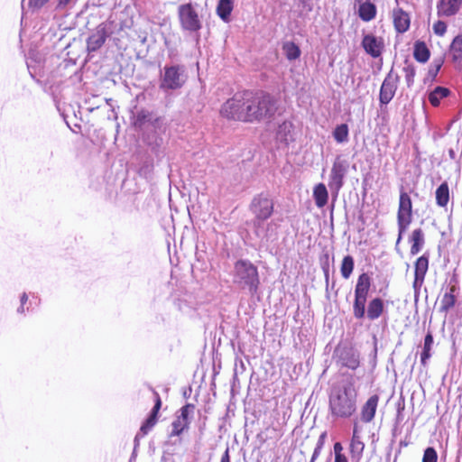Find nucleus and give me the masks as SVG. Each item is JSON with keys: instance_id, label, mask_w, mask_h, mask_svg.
<instances>
[{"instance_id": "obj_48", "label": "nucleus", "mask_w": 462, "mask_h": 462, "mask_svg": "<svg viewBox=\"0 0 462 462\" xmlns=\"http://www.w3.org/2000/svg\"><path fill=\"white\" fill-rule=\"evenodd\" d=\"M342 450H343V447H342L341 443L337 442L334 444L335 457L337 455H343Z\"/></svg>"}, {"instance_id": "obj_40", "label": "nucleus", "mask_w": 462, "mask_h": 462, "mask_svg": "<svg viewBox=\"0 0 462 462\" xmlns=\"http://www.w3.org/2000/svg\"><path fill=\"white\" fill-rule=\"evenodd\" d=\"M437 460H438V454H437L436 450L431 447L427 448L424 450L422 462H437Z\"/></svg>"}, {"instance_id": "obj_28", "label": "nucleus", "mask_w": 462, "mask_h": 462, "mask_svg": "<svg viewBox=\"0 0 462 462\" xmlns=\"http://www.w3.org/2000/svg\"><path fill=\"white\" fill-rule=\"evenodd\" d=\"M233 9L234 0H219L217 5V14L223 21L227 22Z\"/></svg>"}, {"instance_id": "obj_22", "label": "nucleus", "mask_w": 462, "mask_h": 462, "mask_svg": "<svg viewBox=\"0 0 462 462\" xmlns=\"http://www.w3.org/2000/svg\"><path fill=\"white\" fill-rule=\"evenodd\" d=\"M360 3L358 8V15L364 22H369L373 20L376 15V6L370 3H362L363 0H356Z\"/></svg>"}, {"instance_id": "obj_3", "label": "nucleus", "mask_w": 462, "mask_h": 462, "mask_svg": "<svg viewBox=\"0 0 462 462\" xmlns=\"http://www.w3.org/2000/svg\"><path fill=\"white\" fill-rule=\"evenodd\" d=\"M232 276L233 283L240 290L247 291L251 296L258 292L260 286L258 269L249 260L236 261Z\"/></svg>"}, {"instance_id": "obj_8", "label": "nucleus", "mask_w": 462, "mask_h": 462, "mask_svg": "<svg viewBox=\"0 0 462 462\" xmlns=\"http://www.w3.org/2000/svg\"><path fill=\"white\" fill-rule=\"evenodd\" d=\"M245 105L244 93L242 96L236 95L226 101L221 107L220 114L227 119L246 122V111H245Z\"/></svg>"}, {"instance_id": "obj_23", "label": "nucleus", "mask_w": 462, "mask_h": 462, "mask_svg": "<svg viewBox=\"0 0 462 462\" xmlns=\"http://www.w3.org/2000/svg\"><path fill=\"white\" fill-rule=\"evenodd\" d=\"M456 287L451 286L448 291H446L440 300L439 311L447 313L451 308L455 306L456 303V296H455Z\"/></svg>"}, {"instance_id": "obj_29", "label": "nucleus", "mask_w": 462, "mask_h": 462, "mask_svg": "<svg viewBox=\"0 0 462 462\" xmlns=\"http://www.w3.org/2000/svg\"><path fill=\"white\" fill-rule=\"evenodd\" d=\"M450 90L444 87H436L429 94V101L433 106H438L440 104L441 99L448 97Z\"/></svg>"}, {"instance_id": "obj_10", "label": "nucleus", "mask_w": 462, "mask_h": 462, "mask_svg": "<svg viewBox=\"0 0 462 462\" xmlns=\"http://www.w3.org/2000/svg\"><path fill=\"white\" fill-rule=\"evenodd\" d=\"M399 76L393 69L387 74L380 88L379 101L381 105H387L393 98L397 90Z\"/></svg>"}, {"instance_id": "obj_56", "label": "nucleus", "mask_w": 462, "mask_h": 462, "mask_svg": "<svg viewBox=\"0 0 462 462\" xmlns=\"http://www.w3.org/2000/svg\"><path fill=\"white\" fill-rule=\"evenodd\" d=\"M324 271H325L326 279L328 280V268H326V269L324 268Z\"/></svg>"}, {"instance_id": "obj_13", "label": "nucleus", "mask_w": 462, "mask_h": 462, "mask_svg": "<svg viewBox=\"0 0 462 462\" xmlns=\"http://www.w3.org/2000/svg\"><path fill=\"white\" fill-rule=\"evenodd\" d=\"M106 32L104 26L99 25L87 40V49L88 52L97 51L105 43Z\"/></svg>"}, {"instance_id": "obj_35", "label": "nucleus", "mask_w": 462, "mask_h": 462, "mask_svg": "<svg viewBox=\"0 0 462 462\" xmlns=\"http://www.w3.org/2000/svg\"><path fill=\"white\" fill-rule=\"evenodd\" d=\"M354 270V258L351 255H346L343 258L340 272L345 279H348Z\"/></svg>"}, {"instance_id": "obj_15", "label": "nucleus", "mask_w": 462, "mask_h": 462, "mask_svg": "<svg viewBox=\"0 0 462 462\" xmlns=\"http://www.w3.org/2000/svg\"><path fill=\"white\" fill-rule=\"evenodd\" d=\"M379 402V397L374 394L368 398L365 403L362 406L361 409V420L365 422H371L375 415L377 405Z\"/></svg>"}, {"instance_id": "obj_47", "label": "nucleus", "mask_w": 462, "mask_h": 462, "mask_svg": "<svg viewBox=\"0 0 462 462\" xmlns=\"http://www.w3.org/2000/svg\"><path fill=\"white\" fill-rule=\"evenodd\" d=\"M326 438H327V432L326 431L322 432L319 435V439H318L317 444H316V447H318V448H323Z\"/></svg>"}, {"instance_id": "obj_55", "label": "nucleus", "mask_w": 462, "mask_h": 462, "mask_svg": "<svg viewBox=\"0 0 462 462\" xmlns=\"http://www.w3.org/2000/svg\"><path fill=\"white\" fill-rule=\"evenodd\" d=\"M17 311L19 313H23L24 311L23 305L21 304V306L17 309Z\"/></svg>"}, {"instance_id": "obj_50", "label": "nucleus", "mask_w": 462, "mask_h": 462, "mask_svg": "<svg viewBox=\"0 0 462 462\" xmlns=\"http://www.w3.org/2000/svg\"><path fill=\"white\" fill-rule=\"evenodd\" d=\"M321 450H322V448H318V447H315L313 454L311 456L310 462H314L319 457Z\"/></svg>"}, {"instance_id": "obj_21", "label": "nucleus", "mask_w": 462, "mask_h": 462, "mask_svg": "<svg viewBox=\"0 0 462 462\" xmlns=\"http://www.w3.org/2000/svg\"><path fill=\"white\" fill-rule=\"evenodd\" d=\"M365 448V444L361 440L360 436L358 435L357 430L355 427L353 430V436L350 443V453L353 459L358 461Z\"/></svg>"}, {"instance_id": "obj_12", "label": "nucleus", "mask_w": 462, "mask_h": 462, "mask_svg": "<svg viewBox=\"0 0 462 462\" xmlns=\"http://www.w3.org/2000/svg\"><path fill=\"white\" fill-rule=\"evenodd\" d=\"M462 6V0H439L437 3V14L439 17H451L458 14Z\"/></svg>"}, {"instance_id": "obj_42", "label": "nucleus", "mask_w": 462, "mask_h": 462, "mask_svg": "<svg viewBox=\"0 0 462 462\" xmlns=\"http://www.w3.org/2000/svg\"><path fill=\"white\" fill-rule=\"evenodd\" d=\"M432 29L436 35L443 36L447 32V24L445 22L439 20L433 24Z\"/></svg>"}, {"instance_id": "obj_43", "label": "nucleus", "mask_w": 462, "mask_h": 462, "mask_svg": "<svg viewBox=\"0 0 462 462\" xmlns=\"http://www.w3.org/2000/svg\"><path fill=\"white\" fill-rule=\"evenodd\" d=\"M443 62H444L443 58H439V60H433L434 67H433V69H430L429 70V73L430 75H432L433 77H435L438 74V72L439 71L441 66L443 65Z\"/></svg>"}, {"instance_id": "obj_17", "label": "nucleus", "mask_w": 462, "mask_h": 462, "mask_svg": "<svg viewBox=\"0 0 462 462\" xmlns=\"http://www.w3.org/2000/svg\"><path fill=\"white\" fill-rule=\"evenodd\" d=\"M156 396L155 404L152 410V412L148 419L145 420V422L142 425L140 430L143 432V435H146L152 428L156 424L157 421V413L162 406V401L157 393H154Z\"/></svg>"}, {"instance_id": "obj_31", "label": "nucleus", "mask_w": 462, "mask_h": 462, "mask_svg": "<svg viewBox=\"0 0 462 462\" xmlns=\"http://www.w3.org/2000/svg\"><path fill=\"white\" fill-rule=\"evenodd\" d=\"M366 298L355 296L353 303V315L356 319H362L365 317Z\"/></svg>"}, {"instance_id": "obj_5", "label": "nucleus", "mask_w": 462, "mask_h": 462, "mask_svg": "<svg viewBox=\"0 0 462 462\" xmlns=\"http://www.w3.org/2000/svg\"><path fill=\"white\" fill-rule=\"evenodd\" d=\"M187 79L186 69L183 65L165 66L161 75L160 88L164 91L180 89Z\"/></svg>"}, {"instance_id": "obj_25", "label": "nucleus", "mask_w": 462, "mask_h": 462, "mask_svg": "<svg viewBox=\"0 0 462 462\" xmlns=\"http://www.w3.org/2000/svg\"><path fill=\"white\" fill-rule=\"evenodd\" d=\"M158 121V118H153L152 114L145 109L137 111L134 118V125L137 128H142L146 123L154 124Z\"/></svg>"}, {"instance_id": "obj_33", "label": "nucleus", "mask_w": 462, "mask_h": 462, "mask_svg": "<svg viewBox=\"0 0 462 462\" xmlns=\"http://www.w3.org/2000/svg\"><path fill=\"white\" fill-rule=\"evenodd\" d=\"M291 124L288 122H284L282 125H280L277 131V138L281 142L288 143L289 141L291 139Z\"/></svg>"}, {"instance_id": "obj_2", "label": "nucleus", "mask_w": 462, "mask_h": 462, "mask_svg": "<svg viewBox=\"0 0 462 462\" xmlns=\"http://www.w3.org/2000/svg\"><path fill=\"white\" fill-rule=\"evenodd\" d=\"M246 122L271 120L278 110V100L268 93L245 92Z\"/></svg>"}, {"instance_id": "obj_45", "label": "nucleus", "mask_w": 462, "mask_h": 462, "mask_svg": "<svg viewBox=\"0 0 462 462\" xmlns=\"http://www.w3.org/2000/svg\"><path fill=\"white\" fill-rule=\"evenodd\" d=\"M54 1L57 3L56 9L64 10L67 7H69L73 4L74 0H54Z\"/></svg>"}, {"instance_id": "obj_39", "label": "nucleus", "mask_w": 462, "mask_h": 462, "mask_svg": "<svg viewBox=\"0 0 462 462\" xmlns=\"http://www.w3.org/2000/svg\"><path fill=\"white\" fill-rule=\"evenodd\" d=\"M403 72L407 86L411 87L414 82L415 67L406 61L405 66L403 67Z\"/></svg>"}, {"instance_id": "obj_27", "label": "nucleus", "mask_w": 462, "mask_h": 462, "mask_svg": "<svg viewBox=\"0 0 462 462\" xmlns=\"http://www.w3.org/2000/svg\"><path fill=\"white\" fill-rule=\"evenodd\" d=\"M411 242V254L415 255L420 253L424 245V234L420 228H417L412 231Z\"/></svg>"}, {"instance_id": "obj_53", "label": "nucleus", "mask_w": 462, "mask_h": 462, "mask_svg": "<svg viewBox=\"0 0 462 462\" xmlns=\"http://www.w3.org/2000/svg\"><path fill=\"white\" fill-rule=\"evenodd\" d=\"M335 462H348L346 457L343 455H337L335 457Z\"/></svg>"}, {"instance_id": "obj_6", "label": "nucleus", "mask_w": 462, "mask_h": 462, "mask_svg": "<svg viewBox=\"0 0 462 462\" xmlns=\"http://www.w3.org/2000/svg\"><path fill=\"white\" fill-rule=\"evenodd\" d=\"M412 219V202L411 197L402 189L400 192L399 208L397 213V223L399 235L397 238V244L400 243L402 235L407 230L409 225Z\"/></svg>"}, {"instance_id": "obj_44", "label": "nucleus", "mask_w": 462, "mask_h": 462, "mask_svg": "<svg viewBox=\"0 0 462 462\" xmlns=\"http://www.w3.org/2000/svg\"><path fill=\"white\" fill-rule=\"evenodd\" d=\"M424 279H425V277L414 274V281H413L412 287L414 289L415 296H417L419 294V291H420V287L424 282Z\"/></svg>"}, {"instance_id": "obj_1", "label": "nucleus", "mask_w": 462, "mask_h": 462, "mask_svg": "<svg viewBox=\"0 0 462 462\" xmlns=\"http://www.w3.org/2000/svg\"><path fill=\"white\" fill-rule=\"evenodd\" d=\"M356 379L348 375L330 389L328 407L331 416L337 419L351 417L356 411Z\"/></svg>"}, {"instance_id": "obj_37", "label": "nucleus", "mask_w": 462, "mask_h": 462, "mask_svg": "<svg viewBox=\"0 0 462 462\" xmlns=\"http://www.w3.org/2000/svg\"><path fill=\"white\" fill-rule=\"evenodd\" d=\"M333 136L335 140L339 143H346L348 140V126L346 124H341L337 125L333 132Z\"/></svg>"}, {"instance_id": "obj_34", "label": "nucleus", "mask_w": 462, "mask_h": 462, "mask_svg": "<svg viewBox=\"0 0 462 462\" xmlns=\"http://www.w3.org/2000/svg\"><path fill=\"white\" fill-rule=\"evenodd\" d=\"M429 268V257L425 254L420 256L415 263L414 274L425 277Z\"/></svg>"}, {"instance_id": "obj_51", "label": "nucleus", "mask_w": 462, "mask_h": 462, "mask_svg": "<svg viewBox=\"0 0 462 462\" xmlns=\"http://www.w3.org/2000/svg\"><path fill=\"white\" fill-rule=\"evenodd\" d=\"M220 462H230L229 448H227L221 457Z\"/></svg>"}, {"instance_id": "obj_26", "label": "nucleus", "mask_w": 462, "mask_h": 462, "mask_svg": "<svg viewBox=\"0 0 462 462\" xmlns=\"http://www.w3.org/2000/svg\"><path fill=\"white\" fill-rule=\"evenodd\" d=\"M313 198L318 208H321L326 206L328 203V193L326 186L323 183H319L315 186L313 190Z\"/></svg>"}, {"instance_id": "obj_14", "label": "nucleus", "mask_w": 462, "mask_h": 462, "mask_svg": "<svg viewBox=\"0 0 462 462\" xmlns=\"http://www.w3.org/2000/svg\"><path fill=\"white\" fill-rule=\"evenodd\" d=\"M393 20L395 30L403 33L410 28V16L402 8H395L393 10Z\"/></svg>"}, {"instance_id": "obj_30", "label": "nucleus", "mask_w": 462, "mask_h": 462, "mask_svg": "<svg viewBox=\"0 0 462 462\" xmlns=\"http://www.w3.org/2000/svg\"><path fill=\"white\" fill-rule=\"evenodd\" d=\"M436 203L439 207L444 208L449 201V188L445 181L441 183L436 189Z\"/></svg>"}, {"instance_id": "obj_38", "label": "nucleus", "mask_w": 462, "mask_h": 462, "mask_svg": "<svg viewBox=\"0 0 462 462\" xmlns=\"http://www.w3.org/2000/svg\"><path fill=\"white\" fill-rule=\"evenodd\" d=\"M189 422H186V420H182L178 417L171 423L172 431L171 433V437L179 436L182 433V431L188 428Z\"/></svg>"}, {"instance_id": "obj_32", "label": "nucleus", "mask_w": 462, "mask_h": 462, "mask_svg": "<svg viewBox=\"0 0 462 462\" xmlns=\"http://www.w3.org/2000/svg\"><path fill=\"white\" fill-rule=\"evenodd\" d=\"M433 342L434 341H433L432 333L430 331H429L427 333V335L425 336L423 350H422V352L420 354V362H421V364L423 365H426L427 361L431 356L430 351H431V348H432V346H433Z\"/></svg>"}, {"instance_id": "obj_11", "label": "nucleus", "mask_w": 462, "mask_h": 462, "mask_svg": "<svg viewBox=\"0 0 462 462\" xmlns=\"http://www.w3.org/2000/svg\"><path fill=\"white\" fill-rule=\"evenodd\" d=\"M362 46L366 53L371 55L373 58H378L383 52L384 42L381 37H376L373 34H366L363 38Z\"/></svg>"}, {"instance_id": "obj_4", "label": "nucleus", "mask_w": 462, "mask_h": 462, "mask_svg": "<svg viewBox=\"0 0 462 462\" xmlns=\"http://www.w3.org/2000/svg\"><path fill=\"white\" fill-rule=\"evenodd\" d=\"M251 211L255 217V234L260 238H269L267 233L261 228L262 223L269 218L273 212V202L267 195L260 194L254 197L250 205Z\"/></svg>"}, {"instance_id": "obj_52", "label": "nucleus", "mask_w": 462, "mask_h": 462, "mask_svg": "<svg viewBox=\"0 0 462 462\" xmlns=\"http://www.w3.org/2000/svg\"><path fill=\"white\" fill-rule=\"evenodd\" d=\"M300 4L307 7L310 11L312 9V4L310 3V0H300Z\"/></svg>"}, {"instance_id": "obj_20", "label": "nucleus", "mask_w": 462, "mask_h": 462, "mask_svg": "<svg viewBox=\"0 0 462 462\" xmlns=\"http://www.w3.org/2000/svg\"><path fill=\"white\" fill-rule=\"evenodd\" d=\"M449 51L453 62L462 68V34H458L453 39Z\"/></svg>"}, {"instance_id": "obj_46", "label": "nucleus", "mask_w": 462, "mask_h": 462, "mask_svg": "<svg viewBox=\"0 0 462 462\" xmlns=\"http://www.w3.org/2000/svg\"><path fill=\"white\" fill-rule=\"evenodd\" d=\"M49 0H29V5L32 8L39 9L42 7Z\"/></svg>"}, {"instance_id": "obj_7", "label": "nucleus", "mask_w": 462, "mask_h": 462, "mask_svg": "<svg viewBox=\"0 0 462 462\" xmlns=\"http://www.w3.org/2000/svg\"><path fill=\"white\" fill-rule=\"evenodd\" d=\"M178 17L183 31L193 33L198 32L202 27L199 14L191 4L180 5L178 7Z\"/></svg>"}, {"instance_id": "obj_36", "label": "nucleus", "mask_w": 462, "mask_h": 462, "mask_svg": "<svg viewBox=\"0 0 462 462\" xmlns=\"http://www.w3.org/2000/svg\"><path fill=\"white\" fill-rule=\"evenodd\" d=\"M283 51H285L286 58L290 60H294L300 55V48L291 42L283 44Z\"/></svg>"}, {"instance_id": "obj_24", "label": "nucleus", "mask_w": 462, "mask_h": 462, "mask_svg": "<svg viewBox=\"0 0 462 462\" xmlns=\"http://www.w3.org/2000/svg\"><path fill=\"white\" fill-rule=\"evenodd\" d=\"M413 56L414 59L420 63H425L429 60L430 52L424 42L417 41L415 42Z\"/></svg>"}, {"instance_id": "obj_18", "label": "nucleus", "mask_w": 462, "mask_h": 462, "mask_svg": "<svg viewBox=\"0 0 462 462\" xmlns=\"http://www.w3.org/2000/svg\"><path fill=\"white\" fill-rule=\"evenodd\" d=\"M371 288V278L370 276L364 273L358 276L356 287H355V296L368 297L369 291Z\"/></svg>"}, {"instance_id": "obj_19", "label": "nucleus", "mask_w": 462, "mask_h": 462, "mask_svg": "<svg viewBox=\"0 0 462 462\" xmlns=\"http://www.w3.org/2000/svg\"><path fill=\"white\" fill-rule=\"evenodd\" d=\"M383 310L384 305L383 300L374 298L369 301L365 315L369 320H375L383 314Z\"/></svg>"}, {"instance_id": "obj_41", "label": "nucleus", "mask_w": 462, "mask_h": 462, "mask_svg": "<svg viewBox=\"0 0 462 462\" xmlns=\"http://www.w3.org/2000/svg\"><path fill=\"white\" fill-rule=\"evenodd\" d=\"M194 405L192 404H186L183 406L180 411V415L178 416L179 419L182 420H186V422H189V416L193 411Z\"/></svg>"}, {"instance_id": "obj_16", "label": "nucleus", "mask_w": 462, "mask_h": 462, "mask_svg": "<svg viewBox=\"0 0 462 462\" xmlns=\"http://www.w3.org/2000/svg\"><path fill=\"white\" fill-rule=\"evenodd\" d=\"M338 358L343 366L356 369L359 365V357L351 348H341L337 351Z\"/></svg>"}, {"instance_id": "obj_54", "label": "nucleus", "mask_w": 462, "mask_h": 462, "mask_svg": "<svg viewBox=\"0 0 462 462\" xmlns=\"http://www.w3.org/2000/svg\"><path fill=\"white\" fill-rule=\"evenodd\" d=\"M28 300L27 294L23 292L21 296V304L24 305Z\"/></svg>"}, {"instance_id": "obj_49", "label": "nucleus", "mask_w": 462, "mask_h": 462, "mask_svg": "<svg viewBox=\"0 0 462 462\" xmlns=\"http://www.w3.org/2000/svg\"><path fill=\"white\" fill-rule=\"evenodd\" d=\"M321 450H322V448H318V447H315L313 454L311 456L310 462H314L319 457Z\"/></svg>"}, {"instance_id": "obj_9", "label": "nucleus", "mask_w": 462, "mask_h": 462, "mask_svg": "<svg viewBox=\"0 0 462 462\" xmlns=\"http://www.w3.org/2000/svg\"><path fill=\"white\" fill-rule=\"evenodd\" d=\"M348 167L349 164L347 161L340 157H337L333 162L329 175L328 187L336 195H337L344 185V178L347 173Z\"/></svg>"}]
</instances>
